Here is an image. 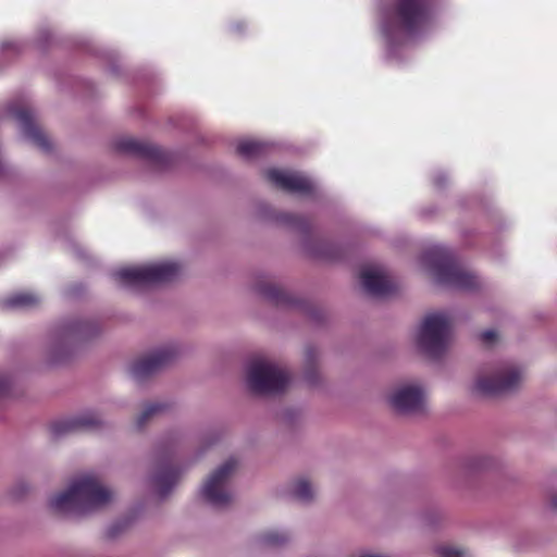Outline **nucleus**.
<instances>
[{"mask_svg": "<svg viewBox=\"0 0 557 557\" xmlns=\"http://www.w3.org/2000/svg\"><path fill=\"white\" fill-rule=\"evenodd\" d=\"M113 493L104 487L94 474H84L73 480L67 490L52 496L49 507L64 516H83L107 506Z\"/></svg>", "mask_w": 557, "mask_h": 557, "instance_id": "f257e3e1", "label": "nucleus"}, {"mask_svg": "<svg viewBox=\"0 0 557 557\" xmlns=\"http://www.w3.org/2000/svg\"><path fill=\"white\" fill-rule=\"evenodd\" d=\"M433 0H398L397 7L382 13V34L391 55L406 35L428 29L433 17Z\"/></svg>", "mask_w": 557, "mask_h": 557, "instance_id": "f03ea898", "label": "nucleus"}, {"mask_svg": "<svg viewBox=\"0 0 557 557\" xmlns=\"http://www.w3.org/2000/svg\"><path fill=\"white\" fill-rule=\"evenodd\" d=\"M421 267L436 277L438 284L456 290H472L479 286V280L461 267L450 250L443 246H433L420 257Z\"/></svg>", "mask_w": 557, "mask_h": 557, "instance_id": "7ed1b4c3", "label": "nucleus"}, {"mask_svg": "<svg viewBox=\"0 0 557 557\" xmlns=\"http://www.w3.org/2000/svg\"><path fill=\"white\" fill-rule=\"evenodd\" d=\"M181 272L174 261H163L140 267L122 268L112 273L114 281L124 288L138 290L154 284L170 282Z\"/></svg>", "mask_w": 557, "mask_h": 557, "instance_id": "20e7f679", "label": "nucleus"}, {"mask_svg": "<svg viewBox=\"0 0 557 557\" xmlns=\"http://www.w3.org/2000/svg\"><path fill=\"white\" fill-rule=\"evenodd\" d=\"M451 320L446 312L425 315L418 331V346L429 357H440L448 347Z\"/></svg>", "mask_w": 557, "mask_h": 557, "instance_id": "39448f33", "label": "nucleus"}, {"mask_svg": "<svg viewBox=\"0 0 557 557\" xmlns=\"http://www.w3.org/2000/svg\"><path fill=\"white\" fill-rule=\"evenodd\" d=\"M288 382L289 375L284 369L263 358L253 359L248 364L247 385L256 394L270 395L281 393L285 389Z\"/></svg>", "mask_w": 557, "mask_h": 557, "instance_id": "423d86ee", "label": "nucleus"}, {"mask_svg": "<svg viewBox=\"0 0 557 557\" xmlns=\"http://www.w3.org/2000/svg\"><path fill=\"white\" fill-rule=\"evenodd\" d=\"M522 371L516 364H502L488 375L479 376L473 385V392L482 396H495L517 389L522 382Z\"/></svg>", "mask_w": 557, "mask_h": 557, "instance_id": "0eeeda50", "label": "nucleus"}, {"mask_svg": "<svg viewBox=\"0 0 557 557\" xmlns=\"http://www.w3.org/2000/svg\"><path fill=\"white\" fill-rule=\"evenodd\" d=\"M237 461L228 458L208 478L201 488L202 498L214 508H224L233 499L228 486L230 478L236 469Z\"/></svg>", "mask_w": 557, "mask_h": 557, "instance_id": "6e6552de", "label": "nucleus"}, {"mask_svg": "<svg viewBox=\"0 0 557 557\" xmlns=\"http://www.w3.org/2000/svg\"><path fill=\"white\" fill-rule=\"evenodd\" d=\"M8 112L18 122L22 134L28 141L42 151H49L51 149V143L37 125L32 109L11 103L8 106Z\"/></svg>", "mask_w": 557, "mask_h": 557, "instance_id": "1a4fd4ad", "label": "nucleus"}, {"mask_svg": "<svg viewBox=\"0 0 557 557\" xmlns=\"http://www.w3.org/2000/svg\"><path fill=\"white\" fill-rule=\"evenodd\" d=\"M389 404L401 414L420 413L424 409L425 394L418 385H403L391 394Z\"/></svg>", "mask_w": 557, "mask_h": 557, "instance_id": "9d476101", "label": "nucleus"}, {"mask_svg": "<svg viewBox=\"0 0 557 557\" xmlns=\"http://www.w3.org/2000/svg\"><path fill=\"white\" fill-rule=\"evenodd\" d=\"M176 354V349L172 346L161 347L148 356L134 361L129 367V373L137 381L144 380L169 364Z\"/></svg>", "mask_w": 557, "mask_h": 557, "instance_id": "9b49d317", "label": "nucleus"}, {"mask_svg": "<svg viewBox=\"0 0 557 557\" xmlns=\"http://www.w3.org/2000/svg\"><path fill=\"white\" fill-rule=\"evenodd\" d=\"M267 178L281 189L300 195L311 194L315 187L309 177L294 171L270 169Z\"/></svg>", "mask_w": 557, "mask_h": 557, "instance_id": "f8f14e48", "label": "nucleus"}, {"mask_svg": "<svg viewBox=\"0 0 557 557\" xmlns=\"http://www.w3.org/2000/svg\"><path fill=\"white\" fill-rule=\"evenodd\" d=\"M101 425L102 420L96 412L85 411L76 417L55 421L51 425V433L54 437H60L73 432L98 430Z\"/></svg>", "mask_w": 557, "mask_h": 557, "instance_id": "ddd939ff", "label": "nucleus"}, {"mask_svg": "<svg viewBox=\"0 0 557 557\" xmlns=\"http://www.w3.org/2000/svg\"><path fill=\"white\" fill-rule=\"evenodd\" d=\"M360 277L364 290L373 297L388 296L395 289L387 273L380 267L363 268Z\"/></svg>", "mask_w": 557, "mask_h": 557, "instance_id": "4468645a", "label": "nucleus"}, {"mask_svg": "<svg viewBox=\"0 0 557 557\" xmlns=\"http://www.w3.org/2000/svg\"><path fill=\"white\" fill-rule=\"evenodd\" d=\"M115 149L120 152L134 154L150 160H159L161 158V151L158 147L134 138H121L116 140Z\"/></svg>", "mask_w": 557, "mask_h": 557, "instance_id": "2eb2a0df", "label": "nucleus"}, {"mask_svg": "<svg viewBox=\"0 0 557 557\" xmlns=\"http://www.w3.org/2000/svg\"><path fill=\"white\" fill-rule=\"evenodd\" d=\"M90 325L83 321H69L60 324L54 331V342L63 346L71 341L90 335Z\"/></svg>", "mask_w": 557, "mask_h": 557, "instance_id": "dca6fc26", "label": "nucleus"}, {"mask_svg": "<svg viewBox=\"0 0 557 557\" xmlns=\"http://www.w3.org/2000/svg\"><path fill=\"white\" fill-rule=\"evenodd\" d=\"M178 479V473L168 465L161 466L158 473L153 476V486L157 495L164 498L170 494Z\"/></svg>", "mask_w": 557, "mask_h": 557, "instance_id": "f3484780", "label": "nucleus"}, {"mask_svg": "<svg viewBox=\"0 0 557 557\" xmlns=\"http://www.w3.org/2000/svg\"><path fill=\"white\" fill-rule=\"evenodd\" d=\"M269 144L260 140L245 139L238 143L236 150L237 153L244 159L251 160L263 153L269 149Z\"/></svg>", "mask_w": 557, "mask_h": 557, "instance_id": "a211bd4d", "label": "nucleus"}, {"mask_svg": "<svg viewBox=\"0 0 557 557\" xmlns=\"http://www.w3.org/2000/svg\"><path fill=\"white\" fill-rule=\"evenodd\" d=\"M39 302L40 297L34 293H18L5 299L3 306L9 309H28Z\"/></svg>", "mask_w": 557, "mask_h": 557, "instance_id": "6ab92c4d", "label": "nucleus"}, {"mask_svg": "<svg viewBox=\"0 0 557 557\" xmlns=\"http://www.w3.org/2000/svg\"><path fill=\"white\" fill-rule=\"evenodd\" d=\"M290 493L293 497L304 503L310 502L314 496V490L306 479L295 481Z\"/></svg>", "mask_w": 557, "mask_h": 557, "instance_id": "aec40b11", "label": "nucleus"}, {"mask_svg": "<svg viewBox=\"0 0 557 557\" xmlns=\"http://www.w3.org/2000/svg\"><path fill=\"white\" fill-rule=\"evenodd\" d=\"M286 532L269 531L260 537L261 545L265 547H277L288 541Z\"/></svg>", "mask_w": 557, "mask_h": 557, "instance_id": "412c9836", "label": "nucleus"}, {"mask_svg": "<svg viewBox=\"0 0 557 557\" xmlns=\"http://www.w3.org/2000/svg\"><path fill=\"white\" fill-rule=\"evenodd\" d=\"M166 406L163 403H152L145 407L143 412L137 419V426L143 428L145 422L152 416L163 412L165 410Z\"/></svg>", "mask_w": 557, "mask_h": 557, "instance_id": "4be33fe9", "label": "nucleus"}, {"mask_svg": "<svg viewBox=\"0 0 557 557\" xmlns=\"http://www.w3.org/2000/svg\"><path fill=\"white\" fill-rule=\"evenodd\" d=\"M436 554L440 557H466V552L451 546H438Z\"/></svg>", "mask_w": 557, "mask_h": 557, "instance_id": "5701e85b", "label": "nucleus"}, {"mask_svg": "<svg viewBox=\"0 0 557 557\" xmlns=\"http://www.w3.org/2000/svg\"><path fill=\"white\" fill-rule=\"evenodd\" d=\"M260 293L268 299L273 301L281 300V290L275 286H265L260 289Z\"/></svg>", "mask_w": 557, "mask_h": 557, "instance_id": "b1692460", "label": "nucleus"}, {"mask_svg": "<svg viewBox=\"0 0 557 557\" xmlns=\"http://www.w3.org/2000/svg\"><path fill=\"white\" fill-rule=\"evenodd\" d=\"M497 337V334L494 330H486L480 334V339L485 344L493 343Z\"/></svg>", "mask_w": 557, "mask_h": 557, "instance_id": "393cba45", "label": "nucleus"}, {"mask_svg": "<svg viewBox=\"0 0 557 557\" xmlns=\"http://www.w3.org/2000/svg\"><path fill=\"white\" fill-rule=\"evenodd\" d=\"M10 389V381L4 377L0 376V398L5 396Z\"/></svg>", "mask_w": 557, "mask_h": 557, "instance_id": "a878e982", "label": "nucleus"}, {"mask_svg": "<svg viewBox=\"0 0 557 557\" xmlns=\"http://www.w3.org/2000/svg\"><path fill=\"white\" fill-rule=\"evenodd\" d=\"M446 182V177L444 174L440 173L434 177V184L437 187H443Z\"/></svg>", "mask_w": 557, "mask_h": 557, "instance_id": "bb28decb", "label": "nucleus"}, {"mask_svg": "<svg viewBox=\"0 0 557 557\" xmlns=\"http://www.w3.org/2000/svg\"><path fill=\"white\" fill-rule=\"evenodd\" d=\"M2 49L3 50L16 49V42H13V41L3 42L2 44Z\"/></svg>", "mask_w": 557, "mask_h": 557, "instance_id": "cd10ccee", "label": "nucleus"}, {"mask_svg": "<svg viewBox=\"0 0 557 557\" xmlns=\"http://www.w3.org/2000/svg\"><path fill=\"white\" fill-rule=\"evenodd\" d=\"M117 528H119V525H117V524L112 525V527L108 530V535H109L110 537H114V536L117 534Z\"/></svg>", "mask_w": 557, "mask_h": 557, "instance_id": "c85d7f7f", "label": "nucleus"}, {"mask_svg": "<svg viewBox=\"0 0 557 557\" xmlns=\"http://www.w3.org/2000/svg\"><path fill=\"white\" fill-rule=\"evenodd\" d=\"M364 557H382V556H379V555H368V556H364Z\"/></svg>", "mask_w": 557, "mask_h": 557, "instance_id": "c756f323", "label": "nucleus"}]
</instances>
